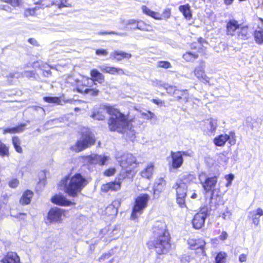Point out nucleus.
Returning <instances> with one entry per match:
<instances>
[{
	"label": "nucleus",
	"mask_w": 263,
	"mask_h": 263,
	"mask_svg": "<svg viewBox=\"0 0 263 263\" xmlns=\"http://www.w3.org/2000/svg\"><path fill=\"white\" fill-rule=\"evenodd\" d=\"M96 53L97 55H104L105 56V55H107L108 52L106 50H105V49H97V50H96Z\"/></svg>",
	"instance_id": "nucleus-57"
},
{
	"label": "nucleus",
	"mask_w": 263,
	"mask_h": 263,
	"mask_svg": "<svg viewBox=\"0 0 263 263\" xmlns=\"http://www.w3.org/2000/svg\"><path fill=\"white\" fill-rule=\"evenodd\" d=\"M234 176L233 174H229L225 176L226 179L228 181V182L226 184L227 186H230L232 180L234 179Z\"/></svg>",
	"instance_id": "nucleus-53"
},
{
	"label": "nucleus",
	"mask_w": 263,
	"mask_h": 263,
	"mask_svg": "<svg viewBox=\"0 0 263 263\" xmlns=\"http://www.w3.org/2000/svg\"><path fill=\"white\" fill-rule=\"evenodd\" d=\"M100 69L103 71L111 74H123L124 72L123 69L114 67L102 65L100 67Z\"/></svg>",
	"instance_id": "nucleus-29"
},
{
	"label": "nucleus",
	"mask_w": 263,
	"mask_h": 263,
	"mask_svg": "<svg viewBox=\"0 0 263 263\" xmlns=\"http://www.w3.org/2000/svg\"><path fill=\"white\" fill-rule=\"evenodd\" d=\"M227 141H229V143L231 145H234L236 143V136L235 133L233 132H230L229 134L227 135Z\"/></svg>",
	"instance_id": "nucleus-41"
},
{
	"label": "nucleus",
	"mask_w": 263,
	"mask_h": 263,
	"mask_svg": "<svg viewBox=\"0 0 263 263\" xmlns=\"http://www.w3.org/2000/svg\"><path fill=\"white\" fill-rule=\"evenodd\" d=\"M44 100L48 103H55L57 104H60L61 103V100L58 97H46L44 98Z\"/></svg>",
	"instance_id": "nucleus-42"
},
{
	"label": "nucleus",
	"mask_w": 263,
	"mask_h": 263,
	"mask_svg": "<svg viewBox=\"0 0 263 263\" xmlns=\"http://www.w3.org/2000/svg\"><path fill=\"white\" fill-rule=\"evenodd\" d=\"M217 126V123L216 120L210 119L208 120L207 128L208 129V134L215 133Z\"/></svg>",
	"instance_id": "nucleus-35"
},
{
	"label": "nucleus",
	"mask_w": 263,
	"mask_h": 263,
	"mask_svg": "<svg viewBox=\"0 0 263 263\" xmlns=\"http://www.w3.org/2000/svg\"><path fill=\"white\" fill-rule=\"evenodd\" d=\"M99 34H118V35H122L123 34L122 33H117V32H114V31H111V32H100L99 33H98Z\"/></svg>",
	"instance_id": "nucleus-61"
},
{
	"label": "nucleus",
	"mask_w": 263,
	"mask_h": 263,
	"mask_svg": "<svg viewBox=\"0 0 263 263\" xmlns=\"http://www.w3.org/2000/svg\"><path fill=\"white\" fill-rule=\"evenodd\" d=\"M125 178V176L120 174L115 181L103 184L101 186V191L104 193L108 192L117 191L121 189V185L123 180Z\"/></svg>",
	"instance_id": "nucleus-14"
},
{
	"label": "nucleus",
	"mask_w": 263,
	"mask_h": 263,
	"mask_svg": "<svg viewBox=\"0 0 263 263\" xmlns=\"http://www.w3.org/2000/svg\"><path fill=\"white\" fill-rule=\"evenodd\" d=\"M231 213L230 211L227 210L222 215V217L224 219H230L231 217Z\"/></svg>",
	"instance_id": "nucleus-55"
},
{
	"label": "nucleus",
	"mask_w": 263,
	"mask_h": 263,
	"mask_svg": "<svg viewBox=\"0 0 263 263\" xmlns=\"http://www.w3.org/2000/svg\"><path fill=\"white\" fill-rule=\"evenodd\" d=\"M67 211L64 209L55 207L51 208L47 216V219L50 222L61 223L66 217Z\"/></svg>",
	"instance_id": "nucleus-13"
},
{
	"label": "nucleus",
	"mask_w": 263,
	"mask_h": 263,
	"mask_svg": "<svg viewBox=\"0 0 263 263\" xmlns=\"http://www.w3.org/2000/svg\"><path fill=\"white\" fill-rule=\"evenodd\" d=\"M198 57V54L195 52H186L183 55V58L188 62L193 61Z\"/></svg>",
	"instance_id": "nucleus-37"
},
{
	"label": "nucleus",
	"mask_w": 263,
	"mask_h": 263,
	"mask_svg": "<svg viewBox=\"0 0 263 263\" xmlns=\"http://www.w3.org/2000/svg\"><path fill=\"white\" fill-rule=\"evenodd\" d=\"M261 216H263V210L259 208L256 210L249 212L248 218L252 220V223L255 226H257L259 223V218Z\"/></svg>",
	"instance_id": "nucleus-24"
},
{
	"label": "nucleus",
	"mask_w": 263,
	"mask_h": 263,
	"mask_svg": "<svg viewBox=\"0 0 263 263\" xmlns=\"http://www.w3.org/2000/svg\"><path fill=\"white\" fill-rule=\"evenodd\" d=\"M137 22H138V21H137L136 20L132 19V20H128L127 21V25H135V27H136L137 26Z\"/></svg>",
	"instance_id": "nucleus-59"
},
{
	"label": "nucleus",
	"mask_w": 263,
	"mask_h": 263,
	"mask_svg": "<svg viewBox=\"0 0 263 263\" xmlns=\"http://www.w3.org/2000/svg\"><path fill=\"white\" fill-rule=\"evenodd\" d=\"M95 142L94 135L88 129H85L82 132L79 140L71 147V149L76 152H80L93 145Z\"/></svg>",
	"instance_id": "nucleus-6"
},
{
	"label": "nucleus",
	"mask_w": 263,
	"mask_h": 263,
	"mask_svg": "<svg viewBox=\"0 0 263 263\" xmlns=\"http://www.w3.org/2000/svg\"><path fill=\"white\" fill-rule=\"evenodd\" d=\"M217 161L219 163H227L228 161V157L224 153H220L218 156Z\"/></svg>",
	"instance_id": "nucleus-47"
},
{
	"label": "nucleus",
	"mask_w": 263,
	"mask_h": 263,
	"mask_svg": "<svg viewBox=\"0 0 263 263\" xmlns=\"http://www.w3.org/2000/svg\"><path fill=\"white\" fill-rule=\"evenodd\" d=\"M90 75L92 77V79H90L92 81V82L90 83V84L94 83L95 82H97L100 84L104 82V77L98 70L96 69H92L91 70Z\"/></svg>",
	"instance_id": "nucleus-30"
},
{
	"label": "nucleus",
	"mask_w": 263,
	"mask_h": 263,
	"mask_svg": "<svg viewBox=\"0 0 263 263\" xmlns=\"http://www.w3.org/2000/svg\"><path fill=\"white\" fill-rule=\"evenodd\" d=\"M141 115L143 118L147 120H151L155 116V114L150 111L141 112Z\"/></svg>",
	"instance_id": "nucleus-44"
},
{
	"label": "nucleus",
	"mask_w": 263,
	"mask_h": 263,
	"mask_svg": "<svg viewBox=\"0 0 263 263\" xmlns=\"http://www.w3.org/2000/svg\"><path fill=\"white\" fill-rule=\"evenodd\" d=\"M164 88L166 89V90L169 94L176 95V97L178 99H181L182 97L184 96V94H185L187 92L186 90H177L176 89V87L173 86H170L167 84L164 85Z\"/></svg>",
	"instance_id": "nucleus-27"
},
{
	"label": "nucleus",
	"mask_w": 263,
	"mask_h": 263,
	"mask_svg": "<svg viewBox=\"0 0 263 263\" xmlns=\"http://www.w3.org/2000/svg\"><path fill=\"white\" fill-rule=\"evenodd\" d=\"M9 147L0 141V156L2 157H9Z\"/></svg>",
	"instance_id": "nucleus-39"
},
{
	"label": "nucleus",
	"mask_w": 263,
	"mask_h": 263,
	"mask_svg": "<svg viewBox=\"0 0 263 263\" xmlns=\"http://www.w3.org/2000/svg\"><path fill=\"white\" fill-rule=\"evenodd\" d=\"M84 161L90 165H103L109 160V157L105 155L91 154L86 156L84 158Z\"/></svg>",
	"instance_id": "nucleus-15"
},
{
	"label": "nucleus",
	"mask_w": 263,
	"mask_h": 263,
	"mask_svg": "<svg viewBox=\"0 0 263 263\" xmlns=\"http://www.w3.org/2000/svg\"><path fill=\"white\" fill-rule=\"evenodd\" d=\"M188 244L191 249H200L201 252L203 253V247L205 244V242L204 240L202 239H190L188 240Z\"/></svg>",
	"instance_id": "nucleus-28"
},
{
	"label": "nucleus",
	"mask_w": 263,
	"mask_h": 263,
	"mask_svg": "<svg viewBox=\"0 0 263 263\" xmlns=\"http://www.w3.org/2000/svg\"><path fill=\"white\" fill-rule=\"evenodd\" d=\"M110 209H112L113 212V214H117V209H115L113 206H112L111 205H109L108 206L107 208H106V210H109Z\"/></svg>",
	"instance_id": "nucleus-64"
},
{
	"label": "nucleus",
	"mask_w": 263,
	"mask_h": 263,
	"mask_svg": "<svg viewBox=\"0 0 263 263\" xmlns=\"http://www.w3.org/2000/svg\"><path fill=\"white\" fill-rule=\"evenodd\" d=\"M254 38L256 42L258 44L263 43V29L262 27H258V29L254 32Z\"/></svg>",
	"instance_id": "nucleus-34"
},
{
	"label": "nucleus",
	"mask_w": 263,
	"mask_h": 263,
	"mask_svg": "<svg viewBox=\"0 0 263 263\" xmlns=\"http://www.w3.org/2000/svg\"><path fill=\"white\" fill-rule=\"evenodd\" d=\"M132 57V54L121 50H115L110 54V58L117 61H120L123 59H129Z\"/></svg>",
	"instance_id": "nucleus-23"
},
{
	"label": "nucleus",
	"mask_w": 263,
	"mask_h": 263,
	"mask_svg": "<svg viewBox=\"0 0 263 263\" xmlns=\"http://www.w3.org/2000/svg\"><path fill=\"white\" fill-rule=\"evenodd\" d=\"M95 142L94 135L88 129H85L82 132L79 140L71 147V149L76 152H80L93 145Z\"/></svg>",
	"instance_id": "nucleus-8"
},
{
	"label": "nucleus",
	"mask_w": 263,
	"mask_h": 263,
	"mask_svg": "<svg viewBox=\"0 0 263 263\" xmlns=\"http://www.w3.org/2000/svg\"><path fill=\"white\" fill-rule=\"evenodd\" d=\"M116 169L115 168H109L105 171L104 175L106 176H113L116 173Z\"/></svg>",
	"instance_id": "nucleus-51"
},
{
	"label": "nucleus",
	"mask_w": 263,
	"mask_h": 263,
	"mask_svg": "<svg viewBox=\"0 0 263 263\" xmlns=\"http://www.w3.org/2000/svg\"><path fill=\"white\" fill-rule=\"evenodd\" d=\"M110 257V254H104V255H103L101 257H100V258H99V261H103L105 259H108V258H109Z\"/></svg>",
	"instance_id": "nucleus-60"
},
{
	"label": "nucleus",
	"mask_w": 263,
	"mask_h": 263,
	"mask_svg": "<svg viewBox=\"0 0 263 263\" xmlns=\"http://www.w3.org/2000/svg\"><path fill=\"white\" fill-rule=\"evenodd\" d=\"M19 184V181L16 178H12L8 182L9 186L11 188H15Z\"/></svg>",
	"instance_id": "nucleus-46"
},
{
	"label": "nucleus",
	"mask_w": 263,
	"mask_h": 263,
	"mask_svg": "<svg viewBox=\"0 0 263 263\" xmlns=\"http://www.w3.org/2000/svg\"><path fill=\"white\" fill-rule=\"evenodd\" d=\"M124 124L122 125V130L121 131L118 130H114L119 133H121L125 134V138L127 140L134 141L136 138V132L133 128L132 124L128 121L127 118L124 115Z\"/></svg>",
	"instance_id": "nucleus-16"
},
{
	"label": "nucleus",
	"mask_w": 263,
	"mask_h": 263,
	"mask_svg": "<svg viewBox=\"0 0 263 263\" xmlns=\"http://www.w3.org/2000/svg\"><path fill=\"white\" fill-rule=\"evenodd\" d=\"M157 65L159 67H162L165 69L171 67L170 63L167 61H159L157 63Z\"/></svg>",
	"instance_id": "nucleus-50"
},
{
	"label": "nucleus",
	"mask_w": 263,
	"mask_h": 263,
	"mask_svg": "<svg viewBox=\"0 0 263 263\" xmlns=\"http://www.w3.org/2000/svg\"><path fill=\"white\" fill-rule=\"evenodd\" d=\"M193 178L190 174H184L178 180L174 186L176 190L177 202L181 208L185 206V198L186 196L187 183Z\"/></svg>",
	"instance_id": "nucleus-5"
},
{
	"label": "nucleus",
	"mask_w": 263,
	"mask_h": 263,
	"mask_svg": "<svg viewBox=\"0 0 263 263\" xmlns=\"http://www.w3.org/2000/svg\"><path fill=\"white\" fill-rule=\"evenodd\" d=\"M228 234L226 232L223 231L222 232L221 235L219 236V239L224 240L226 239L228 237Z\"/></svg>",
	"instance_id": "nucleus-58"
},
{
	"label": "nucleus",
	"mask_w": 263,
	"mask_h": 263,
	"mask_svg": "<svg viewBox=\"0 0 263 263\" xmlns=\"http://www.w3.org/2000/svg\"><path fill=\"white\" fill-rule=\"evenodd\" d=\"M21 2L22 0H10L9 3L13 7H17L20 5Z\"/></svg>",
	"instance_id": "nucleus-56"
},
{
	"label": "nucleus",
	"mask_w": 263,
	"mask_h": 263,
	"mask_svg": "<svg viewBox=\"0 0 263 263\" xmlns=\"http://www.w3.org/2000/svg\"><path fill=\"white\" fill-rule=\"evenodd\" d=\"M13 146L16 151L18 153H23V148L21 146V142L18 137H13L12 139Z\"/></svg>",
	"instance_id": "nucleus-36"
},
{
	"label": "nucleus",
	"mask_w": 263,
	"mask_h": 263,
	"mask_svg": "<svg viewBox=\"0 0 263 263\" xmlns=\"http://www.w3.org/2000/svg\"><path fill=\"white\" fill-rule=\"evenodd\" d=\"M165 185V181L163 178L158 179L155 183V190L162 192Z\"/></svg>",
	"instance_id": "nucleus-40"
},
{
	"label": "nucleus",
	"mask_w": 263,
	"mask_h": 263,
	"mask_svg": "<svg viewBox=\"0 0 263 263\" xmlns=\"http://www.w3.org/2000/svg\"><path fill=\"white\" fill-rule=\"evenodd\" d=\"M87 181L81 174H77L73 176H66L62 179L59 187L69 196L76 197L79 193L86 185Z\"/></svg>",
	"instance_id": "nucleus-3"
},
{
	"label": "nucleus",
	"mask_w": 263,
	"mask_h": 263,
	"mask_svg": "<svg viewBox=\"0 0 263 263\" xmlns=\"http://www.w3.org/2000/svg\"><path fill=\"white\" fill-rule=\"evenodd\" d=\"M51 201L54 204L60 206H68L73 204L71 201L68 200L64 196L61 194H56L53 196L51 199Z\"/></svg>",
	"instance_id": "nucleus-20"
},
{
	"label": "nucleus",
	"mask_w": 263,
	"mask_h": 263,
	"mask_svg": "<svg viewBox=\"0 0 263 263\" xmlns=\"http://www.w3.org/2000/svg\"><path fill=\"white\" fill-rule=\"evenodd\" d=\"M227 34L238 40H245L249 37V29L238 23L235 20H230L226 26Z\"/></svg>",
	"instance_id": "nucleus-4"
},
{
	"label": "nucleus",
	"mask_w": 263,
	"mask_h": 263,
	"mask_svg": "<svg viewBox=\"0 0 263 263\" xmlns=\"http://www.w3.org/2000/svg\"><path fill=\"white\" fill-rule=\"evenodd\" d=\"M0 263H21L18 255L13 252L7 253L2 259Z\"/></svg>",
	"instance_id": "nucleus-21"
},
{
	"label": "nucleus",
	"mask_w": 263,
	"mask_h": 263,
	"mask_svg": "<svg viewBox=\"0 0 263 263\" xmlns=\"http://www.w3.org/2000/svg\"><path fill=\"white\" fill-rule=\"evenodd\" d=\"M247 258V256L243 254L240 255L239 259V261L241 262H244L246 261Z\"/></svg>",
	"instance_id": "nucleus-63"
},
{
	"label": "nucleus",
	"mask_w": 263,
	"mask_h": 263,
	"mask_svg": "<svg viewBox=\"0 0 263 263\" xmlns=\"http://www.w3.org/2000/svg\"><path fill=\"white\" fill-rule=\"evenodd\" d=\"M60 3L58 7L62 8L63 7H71V5L69 3V0H60Z\"/></svg>",
	"instance_id": "nucleus-49"
},
{
	"label": "nucleus",
	"mask_w": 263,
	"mask_h": 263,
	"mask_svg": "<svg viewBox=\"0 0 263 263\" xmlns=\"http://www.w3.org/2000/svg\"><path fill=\"white\" fill-rule=\"evenodd\" d=\"M227 134H221L216 136L213 140L214 143L217 146H223L227 141Z\"/></svg>",
	"instance_id": "nucleus-32"
},
{
	"label": "nucleus",
	"mask_w": 263,
	"mask_h": 263,
	"mask_svg": "<svg viewBox=\"0 0 263 263\" xmlns=\"http://www.w3.org/2000/svg\"><path fill=\"white\" fill-rule=\"evenodd\" d=\"M181 153V156L183 158V157H192L193 156V153L191 151H178Z\"/></svg>",
	"instance_id": "nucleus-54"
},
{
	"label": "nucleus",
	"mask_w": 263,
	"mask_h": 263,
	"mask_svg": "<svg viewBox=\"0 0 263 263\" xmlns=\"http://www.w3.org/2000/svg\"><path fill=\"white\" fill-rule=\"evenodd\" d=\"M163 222H157L154 228V238L148 243L149 249L155 248L158 254L166 253L171 248L169 234Z\"/></svg>",
	"instance_id": "nucleus-1"
},
{
	"label": "nucleus",
	"mask_w": 263,
	"mask_h": 263,
	"mask_svg": "<svg viewBox=\"0 0 263 263\" xmlns=\"http://www.w3.org/2000/svg\"><path fill=\"white\" fill-rule=\"evenodd\" d=\"M24 125H21L16 127L7 128L4 129L3 133H15L21 132L24 130Z\"/></svg>",
	"instance_id": "nucleus-38"
},
{
	"label": "nucleus",
	"mask_w": 263,
	"mask_h": 263,
	"mask_svg": "<svg viewBox=\"0 0 263 263\" xmlns=\"http://www.w3.org/2000/svg\"><path fill=\"white\" fill-rule=\"evenodd\" d=\"M67 82L68 84L76 88L78 92L83 93L86 91L87 87L91 86L90 83L92 82V81L87 77H82L81 80H79L69 77L67 79Z\"/></svg>",
	"instance_id": "nucleus-11"
},
{
	"label": "nucleus",
	"mask_w": 263,
	"mask_h": 263,
	"mask_svg": "<svg viewBox=\"0 0 263 263\" xmlns=\"http://www.w3.org/2000/svg\"><path fill=\"white\" fill-rule=\"evenodd\" d=\"M205 65L203 63L196 67L194 70V74L200 81L209 82V78L204 72Z\"/></svg>",
	"instance_id": "nucleus-22"
},
{
	"label": "nucleus",
	"mask_w": 263,
	"mask_h": 263,
	"mask_svg": "<svg viewBox=\"0 0 263 263\" xmlns=\"http://www.w3.org/2000/svg\"><path fill=\"white\" fill-rule=\"evenodd\" d=\"M86 91L83 92L84 93L90 94L92 96H96L98 95L99 90L96 89H91L87 87Z\"/></svg>",
	"instance_id": "nucleus-48"
},
{
	"label": "nucleus",
	"mask_w": 263,
	"mask_h": 263,
	"mask_svg": "<svg viewBox=\"0 0 263 263\" xmlns=\"http://www.w3.org/2000/svg\"><path fill=\"white\" fill-rule=\"evenodd\" d=\"M15 217L20 218L21 219H24L26 217V214L25 213H18L16 216Z\"/></svg>",
	"instance_id": "nucleus-62"
},
{
	"label": "nucleus",
	"mask_w": 263,
	"mask_h": 263,
	"mask_svg": "<svg viewBox=\"0 0 263 263\" xmlns=\"http://www.w3.org/2000/svg\"><path fill=\"white\" fill-rule=\"evenodd\" d=\"M118 161L126 173V175H122V176H124L125 177H128L129 175L132 177L134 176L135 173H133V170L136 168L138 164L135 156L131 154H126L122 156Z\"/></svg>",
	"instance_id": "nucleus-9"
},
{
	"label": "nucleus",
	"mask_w": 263,
	"mask_h": 263,
	"mask_svg": "<svg viewBox=\"0 0 263 263\" xmlns=\"http://www.w3.org/2000/svg\"><path fill=\"white\" fill-rule=\"evenodd\" d=\"M32 197L33 192L29 190H27L23 194L20 202L22 205L28 204L30 203Z\"/></svg>",
	"instance_id": "nucleus-31"
},
{
	"label": "nucleus",
	"mask_w": 263,
	"mask_h": 263,
	"mask_svg": "<svg viewBox=\"0 0 263 263\" xmlns=\"http://www.w3.org/2000/svg\"><path fill=\"white\" fill-rule=\"evenodd\" d=\"M152 84L155 87H163L164 88V85H166V84L163 83L162 81H159L158 80H155L153 81Z\"/></svg>",
	"instance_id": "nucleus-52"
},
{
	"label": "nucleus",
	"mask_w": 263,
	"mask_h": 263,
	"mask_svg": "<svg viewBox=\"0 0 263 263\" xmlns=\"http://www.w3.org/2000/svg\"><path fill=\"white\" fill-rule=\"evenodd\" d=\"M106 113L111 116L108 122L110 130L121 131L122 130L121 125L125 123L124 115L109 105H100L98 110L94 111L91 115V117L98 120H103L104 119Z\"/></svg>",
	"instance_id": "nucleus-2"
},
{
	"label": "nucleus",
	"mask_w": 263,
	"mask_h": 263,
	"mask_svg": "<svg viewBox=\"0 0 263 263\" xmlns=\"http://www.w3.org/2000/svg\"><path fill=\"white\" fill-rule=\"evenodd\" d=\"M179 10L186 19L190 20L191 18L192 14L190 11V7L188 4L180 6L179 7Z\"/></svg>",
	"instance_id": "nucleus-33"
},
{
	"label": "nucleus",
	"mask_w": 263,
	"mask_h": 263,
	"mask_svg": "<svg viewBox=\"0 0 263 263\" xmlns=\"http://www.w3.org/2000/svg\"><path fill=\"white\" fill-rule=\"evenodd\" d=\"M202 176H199V179L202 184V186L205 191V193L211 192V197L213 198L216 194V196H218V193L219 192V189H215L216 185L217 183V177L216 176L208 177L204 181H202Z\"/></svg>",
	"instance_id": "nucleus-12"
},
{
	"label": "nucleus",
	"mask_w": 263,
	"mask_h": 263,
	"mask_svg": "<svg viewBox=\"0 0 263 263\" xmlns=\"http://www.w3.org/2000/svg\"><path fill=\"white\" fill-rule=\"evenodd\" d=\"M208 215V209L206 207L202 208L200 211L196 214L192 220L194 228L196 229L201 228L204 224L205 219Z\"/></svg>",
	"instance_id": "nucleus-18"
},
{
	"label": "nucleus",
	"mask_w": 263,
	"mask_h": 263,
	"mask_svg": "<svg viewBox=\"0 0 263 263\" xmlns=\"http://www.w3.org/2000/svg\"><path fill=\"white\" fill-rule=\"evenodd\" d=\"M155 164L153 162H149L147 164L146 167L140 172L141 176L145 178L150 179L154 174Z\"/></svg>",
	"instance_id": "nucleus-25"
},
{
	"label": "nucleus",
	"mask_w": 263,
	"mask_h": 263,
	"mask_svg": "<svg viewBox=\"0 0 263 263\" xmlns=\"http://www.w3.org/2000/svg\"><path fill=\"white\" fill-rule=\"evenodd\" d=\"M149 26L145 25L142 21H138L137 26L134 27L135 28H137L141 30L144 31H148Z\"/></svg>",
	"instance_id": "nucleus-43"
},
{
	"label": "nucleus",
	"mask_w": 263,
	"mask_h": 263,
	"mask_svg": "<svg viewBox=\"0 0 263 263\" xmlns=\"http://www.w3.org/2000/svg\"><path fill=\"white\" fill-rule=\"evenodd\" d=\"M171 158L172 159V167L174 168H178L182 165L183 159L179 152H171Z\"/></svg>",
	"instance_id": "nucleus-26"
},
{
	"label": "nucleus",
	"mask_w": 263,
	"mask_h": 263,
	"mask_svg": "<svg viewBox=\"0 0 263 263\" xmlns=\"http://www.w3.org/2000/svg\"><path fill=\"white\" fill-rule=\"evenodd\" d=\"M95 142L94 135L88 129H85L82 132L79 140L71 147V149L76 152H80L93 145Z\"/></svg>",
	"instance_id": "nucleus-7"
},
{
	"label": "nucleus",
	"mask_w": 263,
	"mask_h": 263,
	"mask_svg": "<svg viewBox=\"0 0 263 263\" xmlns=\"http://www.w3.org/2000/svg\"><path fill=\"white\" fill-rule=\"evenodd\" d=\"M149 199V196L147 194H140L136 198L130 216L131 219H137L143 213Z\"/></svg>",
	"instance_id": "nucleus-10"
},
{
	"label": "nucleus",
	"mask_w": 263,
	"mask_h": 263,
	"mask_svg": "<svg viewBox=\"0 0 263 263\" xmlns=\"http://www.w3.org/2000/svg\"><path fill=\"white\" fill-rule=\"evenodd\" d=\"M36 6L34 8H28L25 10L24 15L25 17L34 16L36 14V11L39 9H44L54 5L53 1H47L45 0H40L35 2Z\"/></svg>",
	"instance_id": "nucleus-17"
},
{
	"label": "nucleus",
	"mask_w": 263,
	"mask_h": 263,
	"mask_svg": "<svg viewBox=\"0 0 263 263\" xmlns=\"http://www.w3.org/2000/svg\"><path fill=\"white\" fill-rule=\"evenodd\" d=\"M141 9L144 14L158 20L162 19H167L170 17L171 14V10L168 8L165 9L163 11V14L162 15L158 12H154L145 6H143Z\"/></svg>",
	"instance_id": "nucleus-19"
},
{
	"label": "nucleus",
	"mask_w": 263,
	"mask_h": 263,
	"mask_svg": "<svg viewBox=\"0 0 263 263\" xmlns=\"http://www.w3.org/2000/svg\"><path fill=\"white\" fill-rule=\"evenodd\" d=\"M225 257L226 254L224 253H218L215 259L216 263H224Z\"/></svg>",
	"instance_id": "nucleus-45"
}]
</instances>
